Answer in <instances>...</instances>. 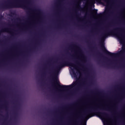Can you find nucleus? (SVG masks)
I'll list each match as a JSON object with an SVG mask.
<instances>
[{
	"label": "nucleus",
	"instance_id": "obj_1",
	"mask_svg": "<svg viewBox=\"0 0 125 125\" xmlns=\"http://www.w3.org/2000/svg\"><path fill=\"white\" fill-rule=\"evenodd\" d=\"M68 66L71 68V69H74V70H77V67L76 65L73 63H69Z\"/></svg>",
	"mask_w": 125,
	"mask_h": 125
},
{
	"label": "nucleus",
	"instance_id": "obj_2",
	"mask_svg": "<svg viewBox=\"0 0 125 125\" xmlns=\"http://www.w3.org/2000/svg\"><path fill=\"white\" fill-rule=\"evenodd\" d=\"M72 87L71 85H59V87L61 88H71Z\"/></svg>",
	"mask_w": 125,
	"mask_h": 125
},
{
	"label": "nucleus",
	"instance_id": "obj_3",
	"mask_svg": "<svg viewBox=\"0 0 125 125\" xmlns=\"http://www.w3.org/2000/svg\"><path fill=\"white\" fill-rule=\"evenodd\" d=\"M97 12H94L93 13V18H95V19H97Z\"/></svg>",
	"mask_w": 125,
	"mask_h": 125
},
{
	"label": "nucleus",
	"instance_id": "obj_4",
	"mask_svg": "<svg viewBox=\"0 0 125 125\" xmlns=\"http://www.w3.org/2000/svg\"><path fill=\"white\" fill-rule=\"evenodd\" d=\"M105 2L106 3V5H109V3H110V0H104Z\"/></svg>",
	"mask_w": 125,
	"mask_h": 125
},
{
	"label": "nucleus",
	"instance_id": "obj_5",
	"mask_svg": "<svg viewBox=\"0 0 125 125\" xmlns=\"http://www.w3.org/2000/svg\"><path fill=\"white\" fill-rule=\"evenodd\" d=\"M102 17V15L101 14H97V18H101Z\"/></svg>",
	"mask_w": 125,
	"mask_h": 125
},
{
	"label": "nucleus",
	"instance_id": "obj_6",
	"mask_svg": "<svg viewBox=\"0 0 125 125\" xmlns=\"http://www.w3.org/2000/svg\"><path fill=\"white\" fill-rule=\"evenodd\" d=\"M119 39L120 40V43H121V44H124V41H123L122 39L120 38V37H119Z\"/></svg>",
	"mask_w": 125,
	"mask_h": 125
},
{
	"label": "nucleus",
	"instance_id": "obj_7",
	"mask_svg": "<svg viewBox=\"0 0 125 125\" xmlns=\"http://www.w3.org/2000/svg\"><path fill=\"white\" fill-rule=\"evenodd\" d=\"M107 54H108V55H110V56H114V54L109 52H107Z\"/></svg>",
	"mask_w": 125,
	"mask_h": 125
},
{
	"label": "nucleus",
	"instance_id": "obj_8",
	"mask_svg": "<svg viewBox=\"0 0 125 125\" xmlns=\"http://www.w3.org/2000/svg\"><path fill=\"white\" fill-rule=\"evenodd\" d=\"M97 115L98 116V117H100V118H101L102 116H101V113L100 112H98L97 113Z\"/></svg>",
	"mask_w": 125,
	"mask_h": 125
},
{
	"label": "nucleus",
	"instance_id": "obj_9",
	"mask_svg": "<svg viewBox=\"0 0 125 125\" xmlns=\"http://www.w3.org/2000/svg\"><path fill=\"white\" fill-rule=\"evenodd\" d=\"M92 3H95V1L94 0H91Z\"/></svg>",
	"mask_w": 125,
	"mask_h": 125
},
{
	"label": "nucleus",
	"instance_id": "obj_10",
	"mask_svg": "<svg viewBox=\"0 0 125 125\" xmlns=\"http://www.w3.org/2000/svg\"><path fill=\"white\" fill-rule=\"evenodd\" d=\"M103 35H104L103 37H106L107 36V35L105 33H104Z\"/></svg>",
	"mask_w": 125,
	"mask_h": 125
},
{
	"label": "nucleus",
	"instance_id": "obj_11",
	"mask_svg": "<svg viewBox=\"0 0 125 125\" xmlns=\"http://www.w3.org/2000/svg\"><path fill=\"white\" fill-rule=\"evenodd\" d=\"M124 17L125 18V11L124 12Z\"/></svg>",
	"mask_w": 125,
	"mask_h": 125
},
{
	"label": "nucleus",
	"instance_id": "obj_12",
	"mask_svg": "<svg viewBox=\"0 0 125 125\" xmlns=\"http://www.w3.org/2000/svg\"><path fill=\"white\" fill-rule=\"evenodd\" d=\"M105 121H106V122H107V120H106Z\"/></svg>",
	"mask_w": 125,
	"mask_h": 125
}]
</instances>
